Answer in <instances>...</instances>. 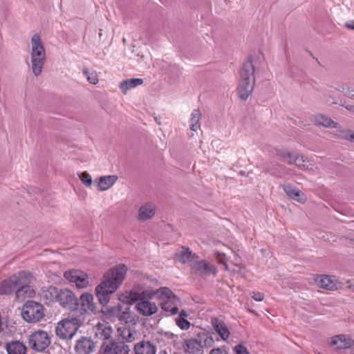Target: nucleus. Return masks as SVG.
I'll use <instances>...</instances> for the list:
<instances>
[{"label": "nucleus", "mask_w": 354, "mask_h": 354, "mask_svg": "<svg viewBox=\"0 0 354 354\" xmlns=\"http://www.w3.org/2000/svg\"><path fill=\"white\" fill-rule=\"evenodd\" d=\"M351 241H352L351 245H354V240H353H353H351Z\"/></svg>", "instance_id": "obj_51"}, {"label": "nucleus", "mask_w": 354, "mask_h": 354, "mask_svg": "<svg viewBox=\"0 0 354 354\" xmlns=\"http://www.w3.org/2000/svg\"><path fill=\"white\" fill-rule=\"evenodd\" d=\"M60 290L54 286H49L46 290H43L42 297L46 303L57 301Z\"/></svg>", "instance_id": "obj_24"}, {"label": "nucleus", "mask_w": 354, "mask_h": 354, "mask_svg": "<svg viewBox=\"0 0 354 354\" xmlns=\"http://www.w3.org/2000/svg\"><path fill=\"white\" fill-rule=\"evenodd\" d=\"M198 337L202 344V349L205 346L211 347L213 345V338L211 336H209L207 334L205 333H199Z\"/></svg>", "instance_id": "obj_33"}, {"label": "nucleus", "mask_w": 354, "mask_h": 354, "mask_svg": "<svg viewBox=\"0 0 354 354\" xmlns=\"http://www.w3.org/2000/svg\"><path fill=\"white\" fill-rule=\"evenodd\" d=\"M255 84L254 66L250 55L239 71V84L237 88L239 97L246 100L253 91Z\"/></svg>", "instance_id": "obj_2"}, {"label": "nucleus", "mask_w": 354, "mask_h": 354, "mask_svg": "<svg viewBox=\"0 0 354 354\" xmlns=\"http://www.w3.org/2000/svg\"><path fill=\"white\" fill-rule=\"evenodd\" d=\"M145 298V292H138L134 290H131L129 294L128 302L129 303H134L136 301L140 302L142 299Z\"/></svg>", "instance_id": "obj_34"}, {"label": "nucleus", "mask_w": 354, "mask_h": 354, "mask_svg": "<svg viewBox=\"0 0 354 354\" xmlns=\"http://www.w3.org/2000/svg\"><path fill=\"white\" fill-rule=\"evenodd\" d=\"M43 306L35 301H28L23 306L21 315L27 322L36 323L44 317Z\"/></svg>", "instance_id": "obj_7"}, {"label": "nucleus", "mask_w": 354, "mask_h": 354, "mask_svg": "<svg viewBox=\"0 0 354 354\" xmlns=\"http://www.w3.org/2000/svg\"><path fill=\"white\" fill-rule=\"evenodd\" d=\"M18 297L21 295L31 297L35 292L29 286L31 282L32 275L29 272L21 271L10 276Z\"/></svg>", "instance_id": "obj_5"}, {"label": "nucleus", "mask_w": 354, "mask_h": 354, "mask_svg": "<svg viewBox=\"0 0 354 354\" xmlns=\"http://www.w3.org/2000/svg\"><path fill=\"white\" fill-rule=\"evenodd\" d=\"M187 317V313L185 310H182L180 313H179V317Z\"/></svg>", "instance_id": "obj_49"}, {"label": "nucleus", "mask_w": 354, "mask_h": 354, "mask_svg": "<svg viewBox=\"0 0 354 354\" xmlns=\"http://www.w3.org/2000/svg\"><path fill=\"white\" fill-rule=\"evenodd\" d=\"M136 354H156V346L149 342H140L135 345Z\"/></svg>", "instance_id": "obj_22"}, {"label": "nucleus", "mask_w": 354, "mask_h": 354, "mask_svg": "<svg viewBox=\"0 0 354 354\" xmlns=\"http://www.w3.org/2000/svg\"><path fill=\"white\" fill-rule=\"evenodd\" d=\"M176 324L182 330H187L190 327V322L184 317L176 318Z\"/></svg>", "instance_id": "obj_38"}, {"label": "nucleus", "mask_w": 354, "mask_h": 354, "mask_svg": "<svg viewBox=\"0 0 354 354\" xmlns=\"http://www.w3.org/2000/svg\"><path fill=\"white\" fill-rule=\"evenodd\" d=\"M79 328L80 320L77 318H67L58 323L55 328V333L60 339H72Z\"/></svg>", "instance_id": "obj_6"}, {"label": "nucleus", "mask_w": 354, "mask_h": 354, "mask_svg": "<svg viewBox=\"0 0 354 354\" xmlns=\"http://www.w3.org/2000/svg\"><path fill=\"white\" fill-rule=\"evenodd\" d=\"M75 311H79L81 315L86 313H95V306L93 303V296L90 293L82 294L78 299L77 308H74Z\"/></svg>", "instance_id": "obj_11"}, {"label": "nucleus", "mask_w": 354, "mask_h": 354, "mask_svg": "<svg viewBox=\"0 0 354 354\" xmlns=\"http://www.w3.org/2000/svg\"><path fill=\"white\" fill-rule=\"evenodd\" d=\"M84 73L86 75L88 81L93 84L98 82V78L95 73H88L87 71H84Z\"/></svg>", "instance_id": "obj_41"}, {"label": "nucleus", "mask_w": 354, "mask_h": 354, "mask_svg": "<svg viewBox=\"0 0 354 354\" xmlns=\"http://www.w3.org/2000/svg\"><path fill=\"white\" fill-rule=\"evenodd\" d=\"M118 335L124 340L131 342L134 339V330L127 326H120L118 328Z\"/></svg>", "instance_id": "obj_32"}, {"label": "nucleus", "mask_w": 354, "mask_h": 354, "mask_svg": "<svg viewBox=\"0 0 354 354\" xmlns=\"http://www.w3.org/2000/svg\"><path fill=\"white\" fill-rule=\"evenodd\" d=\"M209 354H228L224 348H213Z\"/></svg>", "instance_id": "obj_45"}, {"label": "nucleus", "mask_w": 354, "mask_h": 354, "mask_svg": "<svg viewBox=\"0 0 354 354\" xmlns=\"http://www.w3.org/2000/svg\"><path fill=\"white\" fill-rule=\"evenodd\" d=\"M182 346L185 353L196 354L202 351V344L199 339L198 335L196 338L185 339Z\"/></svg>", "instance_id": "obj_16"}, {"label": "nucleus", "mask_w": 354, "mask_h": 354, "mask_svg": "<svg viewBox=\"0 0 354 354\" xmlns=\"http://www.w3.org/2000/svg\"><path fill=\"white\" fill-rule=\"evenodd\" d=\"M78 176L82 183L87 187H91L93 183L91 176L86 171L78 174Z\"/></svg>", "instance_id": "obj_37"}, {"label": "nucleus", "mask_w": 354, "mask_h": 354, "mask_svg": "<svg viewBox=\"0 0 354 354\" xmlns=\"http://www.w3.org/2000/svg\"><path fill=\"white\" fill-rule=\"evenodd\" d=\"M127 268L120 264L109 269L104 275L103 281L96 287L95 293L100 304L106 306L113 294L122 283Z\"/></svg>", "instance_id": "obj_1"}, {"label": "nucleus", "mask_w": 354, "mask_h": 354, "mask_svg": "<svg viewBox=\"0 0 354 354\" xmlns=\"http://www.w3.org/2000/svg\"><path fill=\"white\" fill-rule=\"evenodd\" d=\"M153 295L161 300L160 306L163 310L170 313L171 315L178 313L180 301L171 290L167 287H162L156 290Z\"/></svg>", "instance_id": "obj_4"}, {"label": "nucleus", "mask_w": 354, "mask_h": 354, "mask_svg": "<svg viewBox=\"0 0 354 354\" xmlns=\"http://www.w3.org/2000/svg\"><path fill=\"white\" fill-rule=\"evenodd\" d=\"M252 297L257 301H261L264 299V295L260 292H254Z\"/></svg>", "instance_id": "obj_44"}, {"label": "nucleus", "mask_w": 354, "mask_h": 354, "mask_svg": "<svg viewBox=\"0 0 354 354\" xmlns=\"http://www.w3.org/2000/svg\"><path fill=\"white\" fill-rule=\"evenodd\" d=\"M143 83V80L141 78H131L122 80L119 85L123 94H127L128 91L134 88L136 86L141 85Z\"/></svg>", "instance_id": "obj_23"}, {"label": "nucleus", "mask_w": 354, "mask_h": 354, "mask_svg": "<svg viewBox=\"0 0 354 354\" xmlns=\"http://www.w3.org/2000/svg\"><path fill=\"white\" fill-rule=\"evenodd\" d=\"M31 43V68L33 74L38 77L42 72L46 61V50L39 34H34Z\"/></svg>", "instance_id": "obj_3"}, {"label": "nucleus", "mask_w": 354, "mask_h": 354, "mask_svg": "<svg viewBox=\"0 0 354 354\" xmlns=\"http://www.w3.org/2000/svg\"><path fill=\"white\" fill-rule=\"evenodd\" d=\"M201 118V113L199 109H194L191 114L189 120L190 129L192 131H196L201 128L200 120Z\"/></svg>", "instance_id": "obj_31"}, {"label": "nucleus", "mask_w": 354, "mask_h": 354, "mask_svg": "<svg viewBox=\"0 0 354 354\" xmlns=\"http://www.w3.org/2000/svg\"><path fill=\"white\" fill-rule=\"evenodd\" d=\"M156 213L155 207L152 203H146L142 205L139 209L138 219L141 221H145L151 218Z\"/></svg>", "instance_id": "obj_20"}, {"label": "nucleus", "mask_w": 354, "mask_h": 354, "mask_svg": "<svg viewBox=\"0 0 354 354\" xmlns=\"http://www.w3.org/2000/svg\"><path fill=\"white\" fill-rule=\"evenodd\" d=\"M277 154L279 156H280L281 158H283V160L284 161H286L288 163V160H291L292 157L293 156V153H292L289 151H283V150L277 151Z\"/></svg>", "instance_id": "obj_40"}, {"label": "nucleus", "mask_w": 354, "mask_h": 354, "mask_svg": "<svg viewBox=\"0 0 354 354\" xmlns=\"http://www.w3.org/2000/svg\"><path fill=\"white\" fill-rule=\"evenodd\" d=\"M319 354H323V353H319Z\"/></svg>", "instance_id": "obj_52"}, {"label": "nucleus", "mask_w": 354, "mask_h": 354, "mask_svg": "<svg viewBox=\"0 0 354 354\" xmlns=\"http://www.w3.org/2000/svg\"><path fill=\"white\" fill-rule=\"evenodd\" d=\"M211 323L221 338L226 341L230 337V332L225 323L217 317L212 318Z\"/></svg>", "instance_id": "obj_18"}, {"label": "nucleus", "mask_w": 354, "mask_h": 354, "mask_svg": "<svg viewBox=\"0 0 354 354\" xmlns=\"http://www.w3.org/2000/svg\"><path fill=\"white\" fill-rule=\"evenodd\" d=\"M194 268L199 273L205 275L215 274L216 268L206 261H199L194 263Z\"/></svg>", "instance_id": "obj_21"}, {"label": "nucleus", "mask_w": 354, "mask_h": 354, "mask_svg": "<svg viewBox=\"0 0 354 354\" xmlns=\"http://www.w3.org/2000/svg\"><path fill=\"white\" fill-rule=\"evenodd\" d=\"M337 90L339 91H342L344 93L347 89L345 88L344 86H339V87L337 88Z\"/></svg>", "instance_id": "obj_50"}, {"label": "nucleus", "mask_w": 354, "mask_h": 354, "mask_svg": "<svg viewBox=\"0 0 354 354\" xmlns=\"http://www.w3.org/2000/svg\"><path fill=\"white\" fill-rule=\"evenodd\" d=\"M233 350L236 354H250L247 348L241 344L236 345Z\"/></svg>", "instance_id": "obj_39"}, {"label": "nucleus", "mask_w": 354, "mask_h": 354, "mask_svg": "<svg viewBox=\"0 0 354 354\" xmlns=\"http://www.w3.org/2000/svg\"><path fill=\"white\" fill-rule=\"evenodd\" d=\"M305 161L306 160L304 156H300L297 153H293L292 159L288 160V164H295L299 167H304Z\"/></svg>", "instance_id": "obj_35"}, {"label": "nucleus", "mask_w": 354, "mask_h": 354, "mask_svg": "<svg viewBox=\"0 0 354 354\" xmlns=\"http://www.w3.org/2000/svg\"><path fill=\"white\" fill-rule=\"evenodd\" d=\"M64 277L70 282L75 283L78 288H85L88 284L86 275L80 270L66 271Z\"/></svg>", "instance_id": "obj_13"}, {"label": "nucleus", "mask_w": 354, "mask_h": 354, "mask_svg": "<svg viewBox=\"0 0 354 354\" xmlns=\"http://www.w3.org/2000/svg\"><path fill=\"white\" fill-rule=\"evenodd\" d=\"M118 177L114 175L102 176L99 178L98 188L100 190L105 191L112 187L116 182Z\"/></svg>", "instance_id": "obj_25"}, {"label": "nucleus", "mask_w": 354, "mask_h": 354, "mask_svg": "<svg viewBox=\"0 0 354 354\" xmlns=\"http://www.w3.org/2000/svg\"><path fill=\"white\" fill-rule=\"evenodd\" d=\"M107 315L117 317L121 324H136L135 315L131 311L130 307L124 308L121 305H118L107 310Z\"/></svg>", "instance_id": "obj_9"}, {"label": "nucleus", "mask_w": 354, "mask_h": 354, "mask_svg": "<svg viewBox=\"0 0 354 354\" xmlns=\"http://www.w3.org/2000/svg\"><path fill=\"white\" fill-rule=\"evenodd\" d=\"M57 302L62 306L73 310L74 308H77L78 299L72 291L68 289H60Z\"/></svg>", "instance_id": "obj_12"}, {"label": "nucleus", "mask_w": 354, "mask_h": 354, "mask_svg": "<svg viewBox=\"0 0 354 354\" xmlns=\"http://www.w3.org/2000/svg\"><path fill=\"white\" fill-rule=\"evenodd\" d=\"M345 108L354 115V105H347Z\"/></svg>", "instance_id": "obj_48"}, {"label": "nucleus", "mask_w": 354, "mask_h": 354, "mask_svg": "<svg viewBox=\"0 0 354 354\" xmlns=\"http://www.w3.org/2000/svg\"><path fill=\"white\" fill-rule=\"evenodd\" d=\"M100 352L102 354H128L129 347L123 342L110 340L104 342Z\"/></svg>", "instance_id": "obj_10"}, {"label": "nucleus", "mask_w": 354, "mask_h": 354, "mask_svg": "<svg viewBox=\"0 0 354 354\" xmlns=\"http://www.w3.org/2000/svg\"><path fill=\"white\" fill-rule=\"evenodd\" d=\"M8 354H26V346L19 341H11L6 344Z\"/></svg>", "instance_id": "obj_19"}, {"label": "nucleus", "mask_w": 354, "mask_h": 354, "mask_svg": "<svg viewBox=\"0 0 354 354\" xmlns=\"http://www.w3.org/2000/svg\"><path fill=\"white\" fill-rule=\"evenodd\" d=\"M345 26L348 29L354 30V20L345 23Z\"/></svg>", "instance_id": "obj_47"}, {"label": "nucleus", "mask_w": 354, "mask_h": 354, "mask_svg": "<svg viewBox=\"0 0 354 354\" xmlns=\"http://www.w3.org/2000/svg\"><path fill=\"white\" fill-rule=\"evenodd\" d=\"M28 342L32 350L41 352L50 345V338L46 332L37 330L30 335Z\"/></svg>", "instance_id": "obj_8"}, {"label": "nucleus", "mask_w": 354, "mask_h": 354, "mask_svg": "<svg viewBox=\"0 0 354 354\" xmlns=\"http://www.w3.org/2000/svg\"><path fill=\"white\" fill-rule=\"evenodd\" d=\"M113 333V329L111 326L107 322L99 323L95 327V337L105 340L104 342L109 341L111 338Z\"/></svg>", "instance_id": "obj_17"}, {"label": "nucleus", "mask_w": 354, "mask_h": 354, "mask_svg": "<svg viewBox=\"0 0 354 354\" xmlns=\"http://www.w3.org/2000/svg\"><path fill=\"white\" fill-rule=\"evenodd\" d=\"M331 344L333 345H338L339 348H346L352 346V341L351 339H348L344 335H340L334 337Z\"/></svg>", "instance_id": "obj_29"}, {"label": "nucleus", "mask_w": 354, "mask_h": 354, "mask_svg": "<svg viewBox=\"0 0 354 354\" xmlns=\"http://www.w3.org/2000/svg\"><path fill=\"white\" fill-rule=\"evenodd\" d=\"M317 284L322 288L326 290H334L336 288V284L329 276H320L317 279Z\"/></svg>", "instance_id": "obj_28"}, {"label": "nucleus", "mask_w": 354, "mask_h": 354, "mask_svg": "<svg viewBox=\"0 0 354 354\" xmlns=\"http://www.w3.org/2000/svg\"><path fill=\"white\" fill-rule=\"evenodd\" d=\"M344 95L348 97L354 99V90L347 88L346 91L344 93Z\"/></svg>", "instance_id": "obj_46"}, {"label": "nucleus", "mask_w": 354, "mask_h": 354, "mask_svg": "<svg viewBox=\"0 0 354 354\" xmlns=\"http://www.w3.org/2000/svg\"><path fill=\"white\" fill-rule=\"evenodd\" d=\"M15 290L13 281L11 277L0 282V295H8L14 292Z\"/></svg>", "instance_id": "obj_26"}, {"label": "nucleus", "mask_w": 354, "mask_h": 354, "mask_svg": "<svg viewBox=\"0 0 354 354\" xmlns=\"http://www.w3.org/2000/svg\"><path fill=\"white\" fill-rule=\"evenodd\" d=\"M341 137L351 141H354V131L351 130L343 131Z\"/></svg>", "instance_id": "obj_42"}, {"label": "nucleus", "mask_w": 354, "mask_h": 354, "mask_svg": "<svg viewBox=\"0 0 354 354\" xmlns=\"http://www.w3.org/2000/svg\"><path fill=\"white\" fill-rule=\"evenodd\" d=\"M216 259L219 263L223 264L225 267V269L227 270V265L226 263V255L224 253L217 252Z\"/></svg>", "instance_id": "obj_43"}, {"label": "nucleus", "mask_w": 354, "mask_h": 354, "mask_svg": "<svg viewBox=\"0 0 354 354\" xmlns=\"http://www.w3.org/2000/svg\"><path fill=\"white\" fill-rule=\"evenodd\" d=\"M136 308L137 310L144 316L152 315L158 310L156 304L145 299V297L136 304Z\"/></svg>", "instance_id": "obj_15"}, {"label": "nucleus", "mask_w": 354, "mask_h": 354, "mask_svg": "<svg viewBox=\"0 0 354 354\" xmlns=\"http://www.w3.org/2000/svg\"><path fill=\"white\" fill-rule=\"evenodd\" d=\"M314 122L316 125L323 126L324 127H336V123L331 118L322 114L316 115Z\"/></svg>", "instance_id": "obj_30"}, {"label": "nucleus", "mask_w": 354, "mask_h": 354, "mask_svg": "<svg viewBox=\"0 0 354 354\" xmlns=\"http://www.w3.org/2000/svg\"><path fill=\"white\" fill-rule=\"evenodd\" d=\"M283 191L286 194L292 199L298 201L302 202L303 198L301 197L302 196L301 192L297 188L292 187L290 185H284L283 186Z\"/></svg>", "instance_id": "obj_27"}, {"label": "nucleus", "mask_w": 354, "mask_h": 354, "mask_svg": "<svg viewBox=\"0 0 354 354\" xmlns=\"http://www.w3.org/2000/svg\"><path fill=\"white\" fill-rule=\"evenodd\" d=\"M191 255L192 252L189 248H187L186 250H183L180 252L176 254V258L179 261L185 263L190 259Z\"/></svg>", "instance_id": "obj_36"}, {"label": "nucleus", "mask_w": 354, "mask_h": 354, "mask_svg": "<svg viewBox=\"0 0 354 354\" xmlns=\"http://www.w3.org/2000/svg\"><path fill=\"white\" fill-rule=\"evenodd\" d=\"M95 348V342L91 339L82 337L76 342L75 349L77 354H90Z\"/></svg>", "instance_id": "obj_14"}]
</instances>
